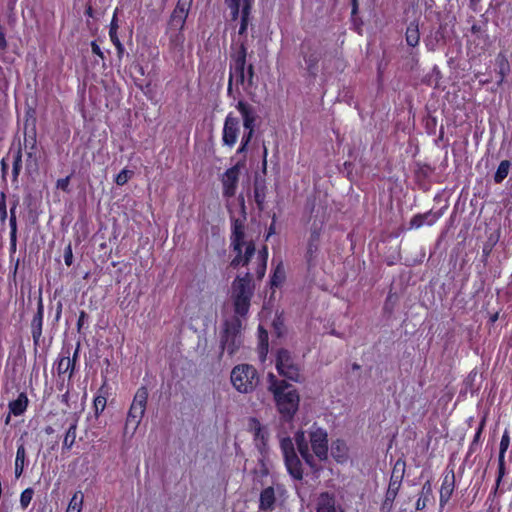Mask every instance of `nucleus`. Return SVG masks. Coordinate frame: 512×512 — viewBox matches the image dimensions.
I'll return each mask as SVG.
<instances>
[{
    "mask_svg": "<svg viewBox=\"0 0 512 512\" xmlns=\"http://www.w3.org/2000/svg\"><path fill=\"white\" fill-rule=\"evenodd\" d=\"M252 6V0H244L243 1V10L241 11V24L239 27V35H243L247 31L248 27V18L250 14V9Z\"/></svg>",
    "mask_w": 512,
    "mask_h": 512,
    "instance_id": "nucleus-31",
    "label": "nucleus"
},
{
    "mask_svg": "<svg viewBox=\"0 0 512 512\" xmlns=\"http://www.w3.org/2000/svg\"><path fill=\"white\" fill-rule=\"evenodd\" d=\"M233 387L243 394L251 393L259 384V374L250 364L236 365L230 375Z\"/></svg>",
    "mask_w": 512,
    "mask_h": 512,
    "instance_id": "nucleus-6",
    "label": "nucleus"
},
{
    "mask_svg": "<svg viewBox=\"0 0 512 512\" xmlns=\"http://www.w3.org/2000/svg\"><path fill=\"white\" fill-rule=\"evenodd\" d=\"M320 59L321 53L319 51H312L305 57V63L310 74L315 75L317 73Z\"/></svg>",
    "mask_w": 512,
    "mask_h": 512,
    "instance_id": "nucleus-32",
    "label": "nucleus"
},
{
    "mask_svg": "<svg viewBox=\"0 0 512 512\" xmlns=\"http://www.w3.org/2000/svg\"><path fill=\"white\" fill-rule=\"evenodd\" d=\"M294 440L302 459L312 469L318 467L315 458L319 461L327 460L328 434L324 428L314 423L307 431H297Z\"/></svg>",
    "mask_w": 512,
    "mask_h": 512,
    "instance_id": "nucleus-1",
    "label": "nucleus"
},
{
    "mask_svg": "<svg viewBox=\"0 0 512 512\" xmlns=\"http://www.w3.org/2000/svg\"><path fill=\"white\" fill-rule=\"evenodd\" d=\"M276 491L278 493H282V486L277 485L276 488L269 486L261 491L258 507L259 512H271L274 510L276 502Z\"/></svg>",
    "mask_w": 512,
    "mask_h": 512,
    "instance_id": "nucleus-17",
    "label": "nucleus"
},
{
    "mask_svg": "<svg viewBox=\"0 0 512 512\" xmlns=\"http://www.w3.org/2000/svg\"><path fill=\"white\" fill-rule=\"evenodd\" d=\"M244 0H226L228 7L231 9L232 19H237L240 9L243 10Z\"/></svg>",
    "mask_w": 512,
    "mask_h": 512,
    "instance_id": "nucleus-40",
    "label": "nucleus"
},
{
    "mask_svg": "<svg viewBox=\"0 0 512 512\" xmlns=\"http://www.w3.org/2000/svg\"><path fill=\"white\" fill-rule=\"evenodd\" d=\"M432 495V485L430 481H426L421 490L420 497L416 502V510H423L427 502L429 501L430 496Z\"/></svg>",
    "mask_w": 512,
    "mask_h": 512,
    "instance_id": "nucleus-30",
    "label": "nucleus"
},
{
    "mask_svg": "<svg viewBox=\"0 0 512 512\" xmlns=\"http://www.w3.org/2000/svg\"><path fill=\"white\" fill-rule=\"evenodd\" d=\"M323 223V221H320L319 223L315 221L310 228V236L305 254V258L309 266L314 264L319 251L320 235Z\"/></svg>",
    "mask_w": 512,
    "mask_h": 512,
    "instance_id": "nucleus-15",
    "label": "nucleus"
},
{
    "mask_svg": "<svg viewBox=\"0 0 512 512\" xmlns=\"http://www.w3.org/2000/svg\"><path fill=\"white\" fill-rule=\"evenodd\" d=\"M10 421V415L7 416L6 420H5V423L8 424Z\"/></svg>",
    "mask_w": 512,
    "mask_h": 512,
    "instance_id": "nucleus-60",
    "label": "nucleus"
},
{
    "mask_svg": "<svg viewBox=\"0 0 512 512\" xmlns=\"http://www.w3.org/2000/svg\"><path fill=\"white\" fill-rule=\"evenodd\" d=\"M1 169H2L3 176H5L7 173L8 166L4 159L1 161Z\"/></svg>",
    "mask_w": 512,
    "mask_h": 512,
    "instance_id": "nucleus-55",
    "label": "nucleus"
},
{
    "mask_svg": "<svg viewBox=\"0 0 512 512\" xmlns=\"http://www.w3.org/2000/svg\"><path fill=\"white\" fill-rule=\"evenodd\" d=\"M247 48L244 42H240L237 50L231 55L230 75L228 83V92L232 91V82L241 85L243 90L251 94L256 87L254 82V67L252 64L246 66Z\"/></svg>",
    "mask_w": 512,
    "mask_h": 512,
    "instance_id": "nucleus-2",
    "label": "nucleus"
},
{
    "mask_svg": "<svg viewBox=\"0 0 512 512\" xmlns=\"http://www.w3.org/2000/svg\"><path fill=\"white\" fill-rule=\"evenodd\" d=\"M117 23H116V20H115V17L113 18L112 22H111V26H110V30H109V36H110V39L111 41L113 42V44L116 46V49H117V52L119 54V56H121L124 52V47L122 45V43L120 42L119 38H118V35H117Z\"/></svg>",
    "mask_w": 512,
    "mask_h": 512,
    "instance_id": "nucleus-36",
    "label": "nucleus"
},
{
    "mask_svg": "<svg viewBox=\"0 0 512 512\" xmlns=\"http://www.w3.org/2000/svg\"><path fill=\"white\" fill-rule=\"evenodd\" d=\"M498 482L501 480L502 476L504 475V470H505V466H504V458H499L498 459Z\"/></svg>",
    "mask_w": 512,
    "mask_h": 512,
    "instance_id": "nucleus-53",
    "label": "nucleus"
},
{
    "mask_svg": "<svg viewBox=\"0 0 512 512\" xmlns=\"http://www.w3.org/2000/svg\"><path fill=\"white\" fill-rule=\"evenodd\" d=\"M86 13H87L88 15H90V16H91V15H92V8H91V7H89V8L87 9Z\"/></svg>",
    "mask_w": 512,
    "mask_h": 512,
    "instance_id": "nucleus-59",
    "label": "nucleus"
},
{
    "mask_svg": "<svg viewBox=\"0 0 512 512\" xmlns=\"http://www.w3.org/2000/svg\"><path fill=\"white\" fill-rule=\"evenodd\" d=\"M509 445H510V436H509L508 431L506 430L503 433L501 441H500L499 458H504L505 457V453L508 450Z\"/></svg>",
    "mask_w": 512,
    "mask_h": 512,
    "instance_id": "nucleus-45",
    "label": "nucleus"
},
{
    "mask_svg": "<svg viewBox=\"0 0 512 512\" xmlns=\"http://www.w3.org/2000/svg\"><path fill=\"white\" fill-rule=\"evenodd\" d=\"M354 2V10L356 9V0H353Z\"/></svg>",
    "mask_w": 512,
    "mask_h": 512,
    "instance_id": "nucleus-62",
    "label": "nucleus"
},
{
    "mask_svg": "<svg viewBox=\"0 0 512 512\" xmlns=\"http://www.w3.org/2000/svg\"><path fill=\"white\" fill-rule=\"evenodd\" d=\"M435 221L434 216L431 213H426L423 215H416L411 220V227L413 228H420L424 225V223H427L428 225H432Z\"/></svg>",
    "mask_w": 512,
    "mask_h": 512,
    "instance_id": "nucleus-37",
    "label": "nucleus"
},
{
    "mask_svg": "<svg viewBox=\"0 0 512 512\" xmlns=\"http://www.w3.org/2000/svg\"><path fill=\"white\" fill-rule=\"evenodd\" d=\"M496 66L498 68V74L500 76V79L498 81V84H502L504 82L505 77L510 73V64L503 53H499L495 59Z\"/></svg>",
    "mask_w": 512,
    "mask_h": 512,
    "instance_id": "nucleus-26",
    "label": "nucleus"
},
{
    "mask_svg": "<svg viewBox=\"0 0 512 512\" xmlns=\"http://www.w3.org/2000/svg\"><path fill=\"white\" fill-rule=\"evenodd\" d=\"M331 455L338 463H344L348 459V447L342 440H336L331 446Z\"/></svg>",
    "mask_w": 512,
    "mask_h": 512,
    "instance_id": "nucleus-23",
    "label": "nucleus"
},
{
    "mask_svg": "<svg viewBox=\"0 0 512 512\" xmlns=\"http://www.w3.org/2000/svg\"><path fill=\"white\" fill-rule=\"evenodd\" d=\"M268 390L273 394L278 411L286 418H292L299 406V395L284 380H278L272 373L268 374Z\"/></svg>",
    "mask_w": 512,
    "mask_h": 512,
    "instance_id": "nucleus-3",
    "label": "nucleus"
},
{
    "mask_svg": "<svg viewBox=\"0 0 512 512\" xmlns=\"http://www.w3.org/2000/svg\"><path fill=\"white\" fill-rule=\"evenodd\" d=\"M404 468H405L404 463H402L400 461L396 462L393 472H392V475H391V478H390V482H389V486H388V489H387V492L385 495V499L382 504L381 509L383 511L388 512L391 510V508L393 506V502H394V500L398 494V491L401 487L402 478H403V474H404Z\"/></svg>",
    "mask_w": 512,
    "mask_h": 512,
    "instance_id": "nucleus-12",
    "label": "nucleus"
},
{
    "mask_svg": "<svg viewBox=\"0 0 512 512\" xmlns=\"http://www.w3.org/2000/svg\"><path fill=\"white\" fill-rule=\"evenodd\" d=\"M284 278V274H283V271H281L279 268L275 271L273 277H272V280H271V284L273 286H278L279 284H281L282 280Z\"/></svg>",
    "mask_w": 512,
    "mask_h": 512,
    "instance_id": "nucleus-48",
    "label": "nucleus"
},
{
    "mask_svg": "<svg viewBox=\"0 0 512 512\" xmlns=\"http://www.w3.org/2000/svg\"><path fill=\"white\" fill-rule=\"evenodd\" d=\"M84 501V495L81 491H77L72 496L66 512H81Z\"/></svg>",
    "mask_w": 512,
    "mask_h": 512,
    "instance_id": "nucleus-33",
    "label": "nucleus"
},
{
    "mask_svg": "<svg viewBox=\"0 0 512 512\" xmlns=\"http://www.w3.org/2000/svg\"><path fill=\"white\" fill-rule=\"evenodd\" d=\"M317 512H342V510L336 507V501L332 495L322 493L318 499Z\"/></svg>",
    "mask_w": 512,
    "mask_h": 512,
    "instance_id": "nucleus-22",
    "label": "nucleus"
},
{
    "mask_svg": "<svg viewBox=\"0 0 512 512\" xmlns=\"http://www.w3.org/2000/svg\"><path fill=\"white\" fill-rule=\"evenodd\" d=\"M34 495V491L32 488H26L24 491H22L20 495V505L23 509H26Z\"/></svg>",
    "mask_w": 512,
    "mask_h": 512,
    "instance_id": "nucleus-42",
    "label": "nucleus"
},
{
    "mask_svg": "<svg viewBox=\"0 0 512 512\" xmlns=\"http://www.w3.org/2000/svg\"><path fill=\"white\" fill-rule=\"evenodd\" d=\"M7 218V207H6V197L2 192L0 194V220L2 223L6 221Z\"/></svg>",
    "mask_w": 512,
    "mask_h": 512,
    "instance_id": "nucleus-47",
    "label": "nucleus"
},
{
    "mask_svg": "<svg viewBox=\"0 0 512 512\" xmlns=\"http://www.w3.org/2000/svg\"><path fill=\"white\" fill-rule=\"evenodd\" d=\"M242 164L237 163L233 167L227 169L221 177L222 193L224 197L230 198L236 194L239 176L241 172Z\"/></svg>",
    "mask_w": 512,
    "mask_h": 512,
    "instance_id": "nucleus-13",
    "label": "nucleus"
},
{
    "mask_svg": "<svg viewBox=\"0 0 512 512\" xmlns=\"http://www.w3.org/2000/svg\"><path fill=\"white\" fill-rule=\"evenodd\" d=\"M280 448L284 458V463L289 475L295 480H302L303 469L300 458L298 457L294 442L290 437H283L280 440Z\"/></svg>",
    "mask_w": 512,
    "mask_h": 512,
    "instance_id": "nucleus-10",
    "label": "nucleus"
},
{
    "mask_svg": "<svg viewBox=\"0 0 512 512\" xmlns=\"http://www.w3.org/2000/svg\"><path fill=\"white\" fill-rule=\"evenodd\" d=\"M69 182H70V178L69 177H66V178H61L57 181V188L63 190V191H66L68 186H69Z\"/></svg>",
    "mask_w": 512,
    "mask_h": 512,
    "instance_id": "nucleus-49",
    "label": "nucleus"
},
{
    "mask_svg": "<svg viewBox=\"0 0 512 512\" xmlns=\"http://www.w3.org/2000/svg\"><path fill=\"white\" fill-rule=\"evenodd\" d=\"M406 42L411 47H416L419 44L420 33L418 23L411 22L406 29Z\"/></svg>",
    "mask_w": 512,
    "mask_h": 512,
    "instance_id": "nucleus-29",
    "label": "nucleus"
},
{
    "mask_svg": "<svg viewBox=\"0 0 512 512\" xmlns=\"http://www.w3.org/2000/svg\"><path fill=\"white\" fill-rule=\"evenodd\" d=\"M87 318H88V315L86 314V312L80 311L78 322H77L78 331H80V329L82 328V326H83L84 322L87 320Z\"/></svg>",
    "mask_w": 512,
    "mask_h": 512,
    "instance_id": "nucleus-52",
    "label": "nucleus"
},
{
    "mask_svg": "<svg viewBox=\"0 0 512 512\" xmlns=\"http://www.w3.org/2000/svg\"><path fill=\"white\" fill-rule=\"evenodd\" d=\"M255 193H256V195H255V197H256V201H257L258 203H260V202L262 201V200H260V199H261V196H259V194H258V192H257V191H256Z\"/></svg>",
    "mask_w": 512,
    "mask_h": 512,
    "instance_id": "nucleus-57",
    "label": "nucleus"
},
{
    "mask_svg": "<svg viewBox=\"0 0 512 512\" xmlns=\"http://www.w3.org/2000/svg\"><path fill=\"white\" fill-rule=\"evenodd\" d=\"M511 168V162L509 160H503L500 162L496 173L494 174L495 183L499 184L508 176Z\"/></svg>",
    "mask_w": 512,
    "mask_h": 512,
    "instance_id": "nucleus-34",
    "label": "nucleus"
},
{
    "mask_svg": "<svg viewBox=\"0 0 512 512\" xmlns=\"http://www.w3.org/2000/svg\"><path fill=\"white\" fill-rule=\"evenodd\" d=\"M276 368L281 376L291 381L299 382L301 380L299 366L294 362L290 352L285 349H281L277 353Z\"/></svg>",
    "mask_w": 512,
    "mask_h": 512,
    "instance_id": "nucleus-11",
    "label": "nucleus"
},
{
    "mask_svg": "<svg viewBox=\"0 0 512 512\" xmlns=\"http://www.w3.org/2000/svg\"><path fill=\"white\" fill-rule=\"evenodd\" d=\"M148 401V390L145 386L137 389L127 413L124 432L134 435L145 415Z\"/></svg>",
    "mask_w": 512,
    "mask_h": 512,
    "instance_id": "nucleus-7",
    "label": "nucleus"
},
{
    "mask_svg": "<svg viewBox=\"0 0 512 512\" xmlns=\"http://www.w3.org/2000/svg\"><path fill=\"white\" fill-rule=\"evenodd\" d=\"M241 327L242 323L238 317H233L224 323L220 336L222 352L226 351L229 356H232L239 350L243 343Z\"/></svg>",
    "mask_w": 512,
    "mask_h": 512,
    "instance_id": "nucleus-8",
    "label": "nucleus"
},
{
    "mask_svg": "<svg viewBox=\"0 0 512 512\" xmlns=\"http://www.w3.org/2000/svg\"><path fill=\"white\" fill-rule=\"evenodd\" d=\"M24 149L26 152V169L36 171L38 169L37 140L36 132L33 128L30 132H25Z\"/></svg>",
    "mask_w": 512,
    "mask_h": 512,
    "instance_id": "nucleus-14",
    "label": "nucleus"
},
{
    "mask_svg": "<svg viewBox=\"0 0 512 512\" xmlns=\"http://www.w3.org/2000/svg\"><path fill=\"white\" fill-rule=\"evenodd\" d=\"M72 250H71V247L68 246L65 250V253H64V260H65V264L70 266L72 264Z\"/></svg>",
    "mask_w": 512,
    "mask_h": 512,
    "instance_id": "nucleus-51",
    "label": "nucleus"
},
{
    "mask_svg": "<svg viewBox=\"0 0 512 512\" xmlns=\"http://www.w3.org/2000/svg\"><path fill=\"white\" fill-rule=\"evenodd\" d=\"M78 352H79V344L77 345V348L73 354V358H71V360H74V363L76 362V359L78 357Z\"/></svg>",
    "mask_w": 512,
    "mask_h": 512,
    "instance_id": "nucleus-56",
    "label": "nucleus"
},
{
    "mask_svg": "<svg viewBox=\"0 0 512 512\" xmlns=\"http://www.w3.org/2000/svg\"><path fill=\"white\" fill-rule=\"evenodd\" d=\"M236 108L242 116L244 128L255 127L257 117L255 109L250 104L242 100L237 103Z\"/></svg>",
    "mask_w": 512,
    "mask_h": 512,
    "instance_id": "nucleus-20",
    "label": "nucleus"
},
{
    "mask_svg": "<svg viewBox=\"0 0 512 512\" xmlns=\"http://www.w3.org/2000/svg\"><path fill=\"white\" fill-rule=\"evenodd\" d=\"M74 360H71L69 353L66 356H62L57 364V372L59 375L68 374L70 379L74 372Z\"/></svg>",
    "mask_w": 512,
    "mask_h": 512,
    "instance_id": "nucleus-28",
    "label": "nucleus"
},
{
    "mask_svg": "<svg viewBox=\"0 0 512 512\" xmlns=\"http://www.w3.org/2000/svg\"><path fill=\"white\" fill-rule=\"evenodd\" d=\"M132 175H133V171L128 170V169H123L117 174V176L115 178V182L117 185L123 186L129 181V179L132 177Z\"/></svg>",
    "mask_w": 512,
    "mask_h": 512,
    "instance_id": "nucleus-44",
    "label": "nucleus"
},
{
    "mask_svg": "<svg viewBox=\"0 0 512 512\" xmlns=\"http://www.w3.org/2000/svg\"><path fill=\"white\" fill-rule=\"evenodd\" d=\"M250 429L252 430L254 434L255 441L257 442V445H265L266 439H267V431L264 427L260 424V422L256 419L250 420Z\"/></svg>",
    "mask_w": 512,
    "mask_h": 512,
    "instance_id": "nucleus-27",
    "label": "nucleus"
},
{
    "mask_svg": "<svg viewBox=\"0 0 512 512\" xmlns=\"http://www.w3.org/2000/svg\"><path fill=\"white\" fill-rule=\"evenodd\" d=\"M455 489V474L453 470L447 471L442 478L440 487L439 505L443 508L450 500Z\"/></svg>",
    "mask_w": 512,
    "mask_h": 512,
    "instance_id": "nucleus-18",
    "label": "nucleus"
},
{
    "mask_svg": "<svg viewBox=\"0 0 512 512\" xmlns=\"http://www.w3.org/2000/svg\"><path fill=\"white\" fill-rule=\"evenodd\" d=\"M16 207H12L10 209V242L12 247L15 248L16 246V240H17V223H16V214H15Z\"/></svg>",
    "mask_w": 512,
    "mask_h": 512,
    "instance_id": "nucleus-38",
    "label": "nucleus"
},
{
    "mask_svg": "<svg viewBox=\"0 0 512 512\" xmlns=\"http://www.w3.org/2000/svg\"><path fill=\"white\" fill-rule=\"evenodd\" d=\"M267 257H268V250H267V247L264 246L258 255V264H257V268H256V274H257L258 278H262L265 275L266 265H267Z\"/></svg>",
    "mask_w": 512,
    "mask_h": 512,
    "instance_id": "nucleus-35",
    "label": "nucleus"
},
{
    "mask_svg": "<svg viewBox=\"0 0 512 512\" xmlns=\"http://www.w3.org/2000/svg\"><path fill=\"white\" fill-rule=\"evenodd\" d=\"M78 426V419L73 418L70 425L65 433L63 440V449L70 450L76 441V432Z\"/></svg>",
    "mask_w": 512,
    "mask_h": 512,
    "instance_id": "nucleus-25",
    "label": "nucleus"
},
{
    "mask_svg": "<svg viewBox=\"0 0 512 512\" xmlns=\"http://www.w3.org/2000/svg\"><path fill=\"white\" fill-rule=\"evenodd\" d=\"M91 49L95 55L99 56L101 59H104V53L95 41L91 43Z\"/></svg>",
    "mask_w": 512,
    "mask_h": 512,
    "instance_id": "nucleus-50",
    "label": "nucleus"
},
{
    "mask_svg": "<svg viewBox=\"0 0 512 512\" xmlns=\"http://www.w3.org/2000/svg\"><path fill=\"white\" fill-rule=\"evenodd\" d=\"M21 168H22V150H21V147H19L13 154L12 174H13L14 180H17V178L20 174Z\"/></svg>",
    "mask_w": 512,
    "mask_h": 512,
    "instance_id": "nucleus-39",
    "label": "nucleus"
},
{
    "mask_svg": "<svg viewBox=\"0 0 512 512\" xmlns=\"http://www.w3.org/2000/svg\"><path fill=\"white\" fill-rule=\"evenodd\" d=\"M238 135L239 120L230 113L227 115L224 122L222 135L223 144L229 147H233L237 142Z\"/></svg>",
    "mask_w": 512,
    "mask_h": 512,
    "instance_id": "nucleus-16",
    "label": "nucleus"
},
{
    "mask_svg": "<svg viewBox=\"0 0 512 512\" xmlns=\"http://www.w3.org/2000/svg\"><path fill=\"white\" fill-rule=\"evenodd\" d=\"M28 406V397L25 393H20L17 399L11 401L9 403L10 413L15 416L22 415Z\"/></svg>",
    "mask_w": 512,
    "mask_h": 512,
    "instance_id": "nucleus-24",
    "label": "nucleus"
},
{
    "mask_svg": "<svg viewBox=\"0 0 512 512\" xmlns=\"http://www.w3.org/2000/svg\"><path fill=\"white\" fill-rule=\"evenodd\" d=\"M6 40L2 33H0V48L5 49L6 48Z\"/></svg>",
    "mask_w": 512,
    "mask_h": 512,
    "instance_id": "nucleus-54",
    "label": "nucleus"
},
{
    "mask_svg": "<svg viewBox=\"0 0 512 512\" xmlns=\"http://www.w3.org/2000/svg\"><path fill=\"white\" fill-rule=\"evenodd\" d=\"M193 0H178L177 6L171 14L168 32L170 38L175 44L183 43L184 36L182 30L184 28L188 12Z\"/></svg>",
    "mask_w": 512,
    "mask_h": 512,
    "instance_id": "nucleus-9",
    "label": "nucleus"
},
{
    "mask_svg": "<svg viewBox=\"0 0 512 512\" xmlns=\"http://www.w3.org/2000/svg\"><path fill=\"white\" fill-rule=\"evenodd\" d=\"M266 155H267V149L264 148V157H266Z\"/></svg>",
    "mask_w": 512,
    "mask_h": 512,
    "instance_id": "nucleus-61",
    "label": "nucleus"
},
{
    "mask_svg": "<svg viewBox=\"0 0 512 512\" xmlns=\"http://www.w3.org/2000/svg\"><path fill=\"white\" fill-rule=\"evenodd\" d=\"M258 331H259V340H260V344H261V349H262V351L267 352V349H268V333H267L266 330H264L262 328V326H259Z\"/></svg>",
    "mask_w": 512,
    "mask_h": 512,
    "instance_id": "nucleus-46",
    "label": "nucleus"
},
{
    "mask_svg": "<svg viewBox=\"0 0 512 512\" xmlns=\"http://www.w3.org/2000/svg\"><path fill=\"white\" fill-rule=\"evenodd\" d=\"M254 286L252 276L247 272L243 277H236L232 284L234 311L239 316H245L250 307Z\"/></svg>",
    "mask_w": 512,
    "mask_h": 512,
    "instance_id": "nucleus-5",
    "label": "nucleus"
},
{
    "mask_svg": "<svg viewBox=\"0 0 512 512\" xmlns=\"http://www.w3.org/2000/svg\"><path fill=\"white\" fill-rule=\"evenodd\" d=\"M43 317H44V306L42 302V298L39 299L37 305V312L34 315L31 322V333L33 337V341L35 345L39 344L41 335H42V325H43Z\"/></svg>",
    "mask_w": 512,
    "mask_h": 512,
    "instance_id": "nucleus-19",
    "label": "nucleus"
},
{
    "mask_svg": "<svg viewBox=\"0 0 512 512\" xmlns=\"http://www.w3.org/2000/svg\"><path fill=\"white\" fill-rule=\"evenodd\" d=\"M60 314H61V304L59 305V308H58V311H57V315H56L57 319L60 317Z\"/></svg>",
    "mask_w": 512,
    "mask_h": 512,
    "instance_id": "nucleus-58",
    "label": "nucleus"
},
{
    "mask_svg": "<svg viewBox=\"0 0 512 512\" xmlns=\"http://www.w3.org/2000/svg\"><path fill=\"white\" fill-rule=\"evenodd\" d=\"M245 130H246V132L244 133V135L242 137L241 145L237 151L238 153H243L246 150L247 145L249 144V142L251 141V138L253 136L254 127L245 128Z\"/></svg>",
    "mask_w": 512,
    "mask_h": 512,
    "instance_id": "nucleus-41",
    "label": "nucleus"
},
{
    "mask_svg": "<svg viewBox=\"0 0 512 512\" xmlns=\"http://www.w3.org/2000/svg\"><path fill=\"white\" fill-rule=\"evenodd\" d=\"M27 465V452L24 443L19 440L17 442L16 457L14 462V473L18 479L22 476L24 469Z\"/></svg>",
    "mask_w": 512,
    "mask_h": 512,
    "instance_id": "nucleus-21",
    "label": "nucleus"
},
{
    "mask_svg": "<svg viewBox=\"0 0 512 512\" xmlns=\"http://www.w3.org/2000/svg\"><path fill=\"white\" fill-rule=\"evenodd\" d=\"M106 398L102 395H98L94 398L93 407L95 410V415L98 417L106 407Z\"/></svg>",
    "mask_w": 512,
    "mask_h": 512,
    "instance_id": "nucleus-43",
    "label": "nucleus"
},
{
    "mask_svg": "<svg viewBox=\"0 0 512 512\" xmlns=\"http://www.w3.org/2000/svg\"><path fill=\"white\" fill-rule=\"evenodd\" d=\"M231 246L237 253L230 263L233 268H237L240 265H247L251 257L255 254L254 243L251 240H245L244 222L240 219L233 221Z\"/></svg>",
    "mask_w": 512,
    "mask_h": 512,
    "instance_id": "nucleus-4",
    "label": "nucleus"
}]
</instances>
